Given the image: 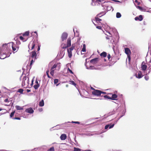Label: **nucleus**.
Here are the masks:
<instances>
[{
	"label": "nucleus",
	"mask_w": 151,
	"mask_h": 151,
	"mask_svg": "<svg viewBox=\"0 0 151 151\" xmlns=\"http://www.w3.org/2000/svg\"><path fill=\"white\" fill-rule=\"evenodd\" d=\"M115 2H119V3H122V2H120L119 1L117 0H116L115 1Z\"/></svg>",
	"instance_id": "nucleus-60"
},
{
	"label": "nucleus",
	"mask_w": 151,
	"mask_h": 151,
	"mask_svg": "<svg viewBox=\"0 0 151 151\" xmlns=\"http://www.w3.org/2000/svg\"><path fill=\"white\" fill-rule=\"evenodd\" d=\"M49 150L50 151H54V147H50V149H49Z\"/></svg>",
	"instance_id": "nucleus-46"
},
{
	"label": "nucleus",
	"mask_w": 151,
	"mask_h": 151,
	"mask_svg": "<svg viewBox=\"0 0 151 151\" xmlns=\"http://www.w3.org/2000/svg\"><path fill=\"white\" fill-rule=\"evenodd\" d=\"M95 19L96 22H99L102 20L101 19L97 17H95Z\"/></svg>",
	"instance_id": "nucleus-38"
},
{
	"label": "nucleus",
	"mask_w": 151,
	"mask_h": 151,
	"mask_svg": "<svg viewBox=\"0 0 151 151\" xmlns=\"http://www.w3.org/2000/svg\"><path fill=\"white\" fill-rule=\"evenodd\" d=\"M68 56L69 58H70L72 56V53H68Z\"/></svg>",
	"instance_id": "nucleus-50"
},
{
	"label": "nucleus",
	"mask_w": 151,
	"mask_h": 151,
	"mask_svg": "<svg viewBox=\"0 0 151 151\" xmlns=\"http://www.w3.org/2000/svg\"><path fill=\"white\" fill-rule=\"evenodd\" d=\"M108 3L106 5V6L104 5L103 7L104 9L106 8V10H107V11H110L112 8V7L111 6H108Z\"/></svg>",
	"instance_id": "nucleus-18"
},
{
	"label": "nucleus",
	"mask_w": 151,
	"mask_h": 151,
	"mask_svg": "<svg viewBox=\"0 0 151 151\" xmlns=\"http://www.w3.org/2000/svg\"><path fill=\"white\" fill-rule=\"evenodd\" d=\"M148 74V73H146V74H145V76L144 77V78L145 79L146 81L148 80L149 78V77L148 76H147V75Z\"/></svg>",
	"instance_id": "nucleus-34"
},
{
	"label": "nucleus",
	"mask_w": 151,
	"mask_h": 151,
	"mask_svg": "<svg viewBox=\"0 0 151 151\" xmlns=\"http://www.w3.org/2000/svg\"><path fill=\"white\" fill-rule=\"evenodd\" d=\"M136 77L139 79H140L142 78L143 76V75L142 73V72L141 71H139L137 73L135 74Z\"/></svg>",
	"instance_id": "nucleus-8"
},
{
	"label": "nucleus",
	"mask_w": 151,
	"mask_h": 151,
	"mask_svg": "<svg viewBox=\"0 0 151 151\" xmlns=\"http://www.w3.org/2000/svg\"><path fill=\"white\" fill-rule=\"evenodd\" d=\"M11 43H12V50L14 51H15L16 50V48H18V47L17 46L16 47L15 45L13 42H11L10 43V44Z\"/></svg>",
	"instance_id": "nucleus-21"
},
{
	"label": "nucleus",
	"mask_w": 151,
	"mask_h": 151,
	"mask_svg": "<svg viewBox=\"0 0 151 151\" xmlns=\"http://www.w3.org/2000/svg\"><path fill=\"white\" fill-rule=\"evenodd\" d=\"M40 45H38V48H37V51H39L40 50Z\"/></svg>",
	"instance_id": "nucleus-54"
},
{
	"label": "nucleus",
	"mask_w": 151,
	"mask_h": 151,
	"mask_svg": "<svg viewBox=\"0 0 151 151\" xmlns=\"http://www.w3.org/2000/svg\"><path fill=\"white\" fill-rule=\"evenodd\" d=\"M67 137L66 135L65 134H62L60 136V139L62 140H65L67 138Z\"/></svg>",
	"instance_id": "nucleus-20"
},
{
	"label": "nucleus",
	"mask_w": 151,
	"mask_h": 151,
	"mask_svg": "<svg viewBox=\"0 0 151 151\" xmlns=\"http://www.w3.org/2000/svg\"><path fill=\"white\" fill-rule=\"evenodd\" d=\"M29 84V78L26 76L23 77L22 83V87L27 88Z\"/></svg>",
	"instance_id": "nucleus-2"
},
{
	"label": "nucleus",
	"mask_w": 151,
	"mask_h": 151,
	"mask_svg": "<svg viewBox=\"0 0 151 151\" xmlns=\"http://www.w3.org/2000/svg\"><path fill=\"white\" fill-rule=\"evenodd\" d=\"M69 83L74 85L75 86H76V84L73 81L71 80V81H69Z\"/></svg>",
	"instance_id": "nucleus-33"
},
{
	"label": "nucleus",
	"mask_w": 151,
	"mask_h": 151,
	"mask_svg": "<svg viewBox=\"0 0 151 151\" xmlns=\"http://www.w3.org/2000/svg\"><path fill=\"white\" fill-rule=\"evenodd\" d=\"M68 70L69 72L71 74H73V72L72 70H71L69 68H68Z\"/></svg>",
	"instance_id": "nucleus-53"
},
{
	"label": "nucleus",
	"mask_w": 151,
	"mask_h": 151,
	"mask_svg": "<svg viewBox=\"0 0 151 151\" xmlns=\"http://www.w3.org/2000/svg\"><path fill=\"white\" fill-rule=\"evenodd\" d=\"M67 52L68 53H72V50L69 49H67Z\"/></svg>",
	"instance_id": "nucleus-57"
},
{
	"label": "nucleus",
	"mask_w": 151,
	"mask_h": 151,
	"mask_svg": "<svg viewBox=\"0 0 151 151\" xmlns=\"http://www.w3.org/2000/svg\"><path fill=\"white\" fill-rule=\"evenodd\" d=\"M107 58L109 60L111 58V55L110 54H108L107 55Z\"/></svg>",
	"instance_id": "nucleus-58"
},
{
	"label": "nucleus",
	"mask_w": 151,
	"mask_h": 151,
	"mask_svg": "<svg viewBox=\"0 0 151 151\" xmlns=\"http://www.w3.org/2000/svg\"><path fill=\"white\" fill-rule=\"evenodd\" d=\"M73 148L74 151H81V150L79 148L74 147Z\"/></svg>",
	"instance_id": "nucleus-36"
},
{
	"label": "nucleus",
	"mask_w": 151,
	"mask_h": 151,
	"mask_svg": "<svg viewBox=\"0 0 151 151\" xmlns=\"http://www.w3.org/2000/svg\"><path fill=\"white\" fill-rule=\"evenodd\" d=\"M35 83L36 84H39V83H38V82L37 81V80L36 79L35 81Z\"/></svg>",
	"instance_id": "nucleus-62"
},
{
	"label": "nucleus",
	"mask_w": 151,
	"mask_h": 151,
	"mask_svg": "<svg viewBox=\"0 0 151 151\" xmlns=\"http://www.w3.org/2000/svg\"><path fill=\"white\" fill-rule=\"evenodd\" d=\"M103 97L105 99H107L112 100H116V99L117 97V96L116 94H114L112 95L111 97H110L107 95H104Z\"/></svg>",
	"instance_id": "nucleus-4"
},
{
	"label": "nucleus",
	"mask_w": 151,
	"mask_h": 151,
	"mask_svg": "<svg viewBox=\"0 0 151 151\" xmlns=\"http://www.w3.org/2000/svg\"><path fill=\"white\" fill-rule=\"evenodd\" d=\"M34 60H35V59H34ZM34 61H35V60H34L33 59L32 60L30 61V65H32V64L34 62Z\"/></svg>",
	"instance_id": "nucleus-51"
},
{
	"label": "nucleus",
	"mask_w": 151,
	"mask_h": 151,
	"mask_svg": "<svg viewBox=\"0 0 151 151\" xmlns=\"http://www.w3.org/2000/svg\"><path fill=\"white\" fill-rule=\"evenodd\" d=\"M117 122V121H115L114 124H112L111 123L109 124V129L112 128L114 126L115 124H116Z\"/></svg>",
	"instance_id": "nucleus-28"
},
{
	"label": "nucleus",
	"mask_w": 151,
	"mask_h": 151,
	"mask_svg": "<svg viewBox=\"0 0 151 151\" xmlns=\"http://www.w3.org/2000/svg\"><path fill=\"white\" fill-rule=\"evenodd\" d=\"M86 51V45L85 44H84L83 45V47L82 49L81 52H85Z\"/></svg>",
	"instance_id": "nucleus-30"
},
{
	"label": "nucleus",
	"mask_w": 151,
	"mask_h": 151,
	"mask_svg": "<svg viewBox=\"0 0 151 151\" xmlns=\"http://www.w3.org/2000/svg\"><path fill=\"white\" fill-rule=\"evenodd\" d=\"M74 47H75L74 46H73V45H72L71 47L69 49L72 51L74 48Z\"/></svg>",
	"instance_id": "nucleus-47"
},
{
	"label": "nucleus",
	"mask_w": 151,
	"mask_h": 151,
	"mask_svg": "<svg viewBox=\"0 0 151 151\" xmlns=\"http://www.w3.org/2000/svg\"><path fill=\"white\" fill-rule=\"evenodd\" d=\"M147 70H148V73L149 74L151 71V65L149 66V67L148 68Z\"/></svg>",
	"instance_id": "nucleus-43"
},
{
	"label": "nucleus",
	"mask_w": 151,
	"mask_h": 151,
	"mask_svg": "<svg viewBox=\"0 0 151 151\" xmlns=\"http://www.w3.org/2000/svg\"><path fill=\"white\" fill-rule=\"evenodd\" d=\"M33 80H32V83H31V86H32L33 84Z\"/></svg>",
	"instance_id": "nucleus-63"
},
{
	"label": "nucleus",
	"mask_w": 151,
	"mask_h": 151,
	"mask_svg": "<svg viewBox=\"0 0 151 151\" xmlns=\"http://www.w3.org/2000/svg\"><path fill=\"white\" fill-rule=\"evenodd\" d=\"M54 72V70H51V71L50 72V74L52 76H53Z\"/></svg>",
	"instance_id": "nucleus-40"
},
{
	"label": "nucleus",
	"mask_w": 151,
	"mask_h": 151,
	"mask_svg": "<svg viewBox=\"0 0 151 151\" xmlns=\"http://www.w3.org/2000/svg\"><path fill=\"white\" fill-rule=\"evenodd\" d=\"M29 31H26L23 34V36H28L29 35Z\"/></svg>",
	"instance_id": "nucleus-32"
},
{
	"label": "nucleus",
	"mask_w": 151,
	"mask_h": 151,
	"mask_svg": "<svg viewBox=\"0 0 151 151\" xmlns=\"http://www.w3.org/2000/svg\"><path fill=\"white\" fill-rule=\"evenodd\" d=\"M116 17L117 18H120L121 17V14L119 12H117L116 14Z\"/></svg>",
	"instance_id": "nucleus-31"
},
{
	"label": "nucleus",
	"mask_w": 151,
	"mask_h": 151,
	"mask_svg": "<svg viewBox=\"0 0 151 151\" xmlns=\"http://www.w3.org/2000/svg\"><path fill=\"white\" fill-rule=\"evenodd\" d=\"M84 151H92L91 150H84Z\"/></svg>",
	"instance_id": "nucleus-64"
},
{
	"label": "nucleus",
	"mask_w": 151,
	"mask_h": 151,
	"mask_svg": "<svg viewBox=\"0 0 151 151\" xmlns=\"http://www.w3.org/2000/svg\"><path fill=\"white\" fill-rule=\"evenodd\" d=\"M71 45V40L70 38H68L67 40V46L65 47H63V48H66L68 47H69Z\"/></svg>",
	"instance_id": "nucleus-14"
},
{
	"label": "nucleus",
	"mask_w": 151,
	"mask_h": 151,
	"mask_svg": "<svg viewBox=\"0 0 151 151\" xmlns=\"http://www.w3.org/2000/svg\"><path fill=\"white\" fill-rule=\"evenodd\" d=\"M143 19V17L142 15H139L138 17H136L135 18V20L136 21L139 20V21H141Z\"/></svg>",
	"instance_id": "nucleus-15"
},
{
	"label": "nucleus",
	"mask_w": 151,
	"mask_h": 151,
	"mask_svg": "<svg viewBox=\"0 0 151 151\" xmlns=\"http://www.w3.org/2000/svg\"><path fill=\"white\" fill-rule=\"evenodd\" d=\"M127 58H128V60L129 62L131 60L130 55H127Z\"/></svg>",
	"instance_id": "nucleus-48"
},
{
	"label": "nucleus",
	"mask_w": 151,
	"mask_h": 151,
	"mask_svg": "<svg viewBox=\"0 0 151 151\" xmlns=\"http://www.w3.org/2000/svg\"><path fill=\"white\" fill-rule=\"evenodd\" d=\"M99 60V58H96L91 59L90 61V63H96Z\"/></svg>",
	"instance_id": "nucleus-19"
},
{
	"label": "nucleus",
	"mask_w": 151,
	"mask_h": 151,
	"mask_svg": "<svg viewBox=\"0 0 151 151\" xmlns=\"http://www.w3.org/2000/svg\"><path fill=\"white\" fill-rule=\"evenodd\" d=\"M68 123H71V122H65L64 123L62 124H61L59 125L58 124L56 126V127H58V129H62L63 127H68V126H65V125L66 124ZM71 123H75V124H80V122H74V121H72L71 122Z\"/></svg>",
	"instance_id": "nucleus-3"
},
{
	"label": "nucleus",
	"mask_w": 151,
	"mask_h": 151,
	"mask_svg": "<svg viewBox=\"0 0 151 151\" xmlns=\"http://www.w3.org/2000/svg\"><path fill=\"white\" fill-rule=\"evenodd\" d=\"M40 86V84H36L34 85V87L35 90L38 88Z\"/></svg>",
	"instance_id": "nucleus-35"
},
{
	"label": "nucleus",
	"mask_w": 151,
	"mask_h": 151,
	"mask_svg": "<svg viewBox=\"0 0 151 151\" xmlns=\"http://www.w3.org/2000/svg\"><path fill=\"white\" fill-rule=\"evenodd\" d=\"M15 107L17 110H22L23 109L22 107H20V106L17 105L15 106Z\"/></svg>",
	"instance_id": "nucleus-29"
},
{
	"label": "nucleus",
	"mask_w": 151,
	"mask_h": 151,
	"mask_svg": "<svg viewBox=\"0 0 151 151\" xmlns=\"http://www.w3.org/2000/svg\"><path fill=\"white\" fill-rule=\"evenodd\" d=\"M100 55L101 57H103L104 58H105L107 56V53L105 52H103L100 54Z\"/></svg>",
	"instance_id": "nucleus-24"
},
{
	"label": "nucleus",
	"mask_w": 151,
	"mask_h": 151,
	"mask_svg": "<svg viewBox=\"0 0 151 151\" xmlns=\"http://www.w3.org/2000/svg\"><path fill=\"white\" fill-rule=\"evenodd\" d=\"M19 38L21 40H23L24 39V37L22 36H20L19 37Z\"/></svg>",
	"instance_id": "nucleus-56"
},
{
	"label": "nucleus",
	"mask_w": 151,
	"mask_h": 151,
	"mask_svg": "<svg viewBox=\"0 0 151 151\" xmlns=\"http://www.w3.org/2000/svg\"><path fill=\"white\" fill-rule=\"evenodd\" d=\"M23 91L24 90L22 89H18V90L17 91V92L20 93L21 94H22Z\"/></svg>",
	"instance_id": "nucleus-39"
},
{
	"label": "nucleus",
	"mask_w": 151,
	"mask_h": 151,
	"mask_svg": "<svg viewBox=\"0 0 151 151\" xmlns=\"http://www.w3.org/2000/svg\"><path fill=\"white\" fill-rule=\"evenodd\" d=\"M7 56L6 54L5 53H0V58L1 59H4L8 57Z\"/></svg>",
	"instance_id": "nucleus-13"
},
{
	"label": "nucleus",
	"mask_w": 151,
	"mask_h": 151,
	"mask_svg": "<svg viewBox=\"0 0 151 151\" xmlns=\"http://www.w3.org/2000/svg\"><path fill=\"white\" fill-rule=\"evenodd\" d=\"M26 111L30 114H32L34 112V110L32 108H29L26 110Z\"/></svg>",
	"instance_id": "nucleus-17"
},
{
	"label": "nucleus",
	"mask_w": 151,
	"mask_h": 151,
	"mask_svg": "<svg viewBox=\"0 0 151 151\" xmlns=\"http://www.w3.org/2000/svg\"><path fill=\"white\" fill-rule=\"evenodd\" d=\"M96 2H100L103 3V4H102V7H104V5L106 6V5L108 3L107 2L104 1V0H96Z\"/></svg>",
	"instance_id": "nucleus-11"
},
{
	"label": "nucleus",
	"mask_w": 151,
	"mask_h": 151,
	"mask_svg": "<svg viewBox=\"0 0 151 151\" xmlns=\"http://www.w3.org/2000/svg\"><path fill=\"white\" fill-rule=\"evenodd\" d=\"M31 57L33 58H35V60L36 59L37 54L35 51H33L31 52Z\"/></svg>",
	"instance_id": "nucleus-16"
},
{
	"label": "nucleus",
	"mask_w": 151,
	"mask_h": 151,
	"mask_svg": "<svg viewBox=\"0 0 151 151\" xmlns=\"http://www.w3.org/2000/svg\"><path fill=\"white\" fill-rule=\"evenodd\" d=\"M46 73L47 75V77L48 78H51L50 76H49V70H47L46 71Z\"/></svg>",
	"instance_id": "nucleus-44"
},
{
	"label": "nucleus",
	"mask_w": 151,
	"mask_h": 151,
	"mask_svg": "<svg viewBox=\"0 0 151 151\" xmlns=\"http://www.w3.org/2000/svg\"><path fill=\"white\" fill-rule=\"evenodd\" d=\"M39 105L40 106L42 107L44 106V100L43 99H42L41 101H40L39 103Z\"/></svg>",
	"instance_id": "nucleus-25"
},
{
	"label": "nucleus",
	"mask_w": 151,
	"mask_h": 151,
	"mask_svg": "<svg viewBox=\"0 0 151 151\" xmlns=\"http://www.w3.org/2000/svg\"><path fill=\"white\" fill-rule=\"evenodd\" d=\"M8 44L5 43L2 45L1 47H0V53H1L7 54L9 53L10 51Z\"/></svg>",
	"instance_id": "nucleus-1"
},
{
	"label": "nucleus",
	"mask_w": 151,
	"mask_h": 151,
	"mask_svg": "<svg viewBox=\"0 0 151 151\" xmlns=\"http://www.w3.org/2000/svg\"><path fill=\"white\" fill-rule=\"evenodd\" d=\"M143 63H145L144 62H143L141 64V70L144 71H145L147 69V66L145 64H143Z\"/></svg>",
	"instance_id": "nucleus-10"
},
{
	"label": "nucleus",
	"mask_w": 151,
	"mask_h": 151,
	"mask_svg": "<svg viewBox=\"0 0 151 151\" xmlns=\"http://www.w3.org/2000/svg\"><path fill=\"white\" fill-rule=\"evenodd\" d=\"M68 35L67 33L65 32H63L61 36L62 40L63 41L65 40L67 38Z\"/></svg>",
	"instance_id": "nucleus-9"
},
{
	"label": "nucleus",
	"mask_w": 151,
	"mask_h": 151,
	"mask_svg": "<svg viewBox=\"0 0 151 151\" xmlns=\"http://www.w3.org/2000/svg\"><path fill=\"white\" fill-rule=\"evenodd\" d=\"M58 82V80L57 79H55L54 80V83L55 84H57Z\"/></svg>",
	"instance_id": "nucleus-42"
},
{
	"label": "nucleus",
	"mask_w": 151,
	"mask_h": 151,
	"mask_svg": "<svg viewBox=\"0 0 151 151\" xmlns=\"http://www.w3.org/2000/svg\"><path fill=\"white\" fill-rule=\"evenodd\" d=\"M75 28H74L73 29V31L74 32V35H75V36H76V37H78L79 36V32H78V31L76 30V33H75Z\"/></svg>",
	"instance_id": "nucleus-26"
},
{
	"label": "nucleus",
	"mask_w": 151,
	"mask_h": 151,
	"mask_svg": "<svg viewBox=\"0 0 151 151\" xmlns=\"http://www.w3.org/2000/svg\"><path fill=\"white\" fill-rule=\"evenodd\" d=\"M61 63H58L56 64H54L53 65L51 69V70H53L57 66H60V65Z\"/></svg>",
	"instance_id": "nucleus-22"
},
{
	"label": "nucleus",
	"mask_w": 151,
	"mask_h": 151,
	"mask_svg": "<svg viewBox=\"0 0 151 151\" xmlns=\"http://www.w3.org/2000/svg\"><path fill=\"white\" fill-rule=\"evenodd\" d=\"M109 124H108L106 125L105 127V129H107L108 128H109Z\"/></svg>",
	"instance_id": "nucleus-49"
},
{
	"label": "nucleus",
	"mask_w": 151,
	"mask_h": 151,
	"mask_svg": "<svg viewBox=\"0 0 151 151\" xmlns=\"http://www.w3.org/2000/svg\"><path fill=\"white\" fill-rule=\"evenodd\" d=\"M96 28L99 29H101L102 28L100 26H97L96 27Z\"/></svg>",
	"instance_id": "nucleus-55"
},
{
	"label": "nucleus",
	"mask_w": 151,
	"mask_h": 151,
	"mask_svg": "<svg viewBox=\"0 0 151 151\" xmlns=\"http://www.w3.org/2000/svg\"><path fill=\"white\" fill-rule=\"evenodd\" d=\"M120 110V109L118 107L114 109L112 111L110 112L108 114V116H110L118 112Z\"/></svg>",
	"instance_id": "nucleus-6"
},
{
	"label": "nucleus",
	"mask_w": 151,
	"mask_h": 151,
	"mask_svg": "<svg viewBox=\"0 0 151 151\" xmlns=\"http://www.w3.org/2000/svg\"><path fill=\"white\" fill-rule=\"evenodd\" d=\"M12 119H17V120H20V118L18 117H14V118H12Z\"/></svg>",
	"instance_id": "nucleus-52"
},
{
	"label": "nucleus",
	"mask_w": 151,
	"mask_h": 151,
	"mask_svg": "<svg viewBox=\"0 0 151 151\" xmlns=\"http://www.w3.org/2000/svg\"><path fill=\"white\" fill-rule=\"evenodd\" d=\"M8 101L9 102V101H8V99H6L4 100V102H7Z\"/></svg>",
	"instance_id": "nucleus-59"
},
{
	"label": "nucleus",
	"mask_w": 151,
	"mask_h": 151,
	"mask_svg": "<svg viewBox=\"0 0 151 151\" xmlns=\"http://www.w3.org/2000/svg\"><path fill=\"white\" fill-rule=\"evenodd\" d=\"M15 112V111H14L11 113L10 115V116L11 118L12 117L14 116Z\"/></svg>",
	"instance_id": "nucleus-41"
},
{
	"label": "nucleus",
	"mask_w": 151,
	"mask_h": 151,
	"mask_svg": "<svg viewBox=\"0 0 151 151\" xmlns=\"http://www.w3.org/2000/svg\"><path fill=\"white\" fill-rule=\"evenodd\" d=\"M27 92L28 93L31 91V90L30 89H27Z\"/></svg>",
	"instance_id": "nucleus-61"
},
{
	"label": "nucleus",
	"mask_w": 151,
	"mask_h": 151,
	"mask_svg": "<svg viewBox=\"0 0 151 151\" xmlns=\"http://www.w3.org/2000/svg\"><path fill=\"white\" fill-rule=\"evenodd\" d=\"M106 13V12H100V13L98 14L97 15V16L99 17H101L102 16L105 15Z\"/></svg>",
	"instance_id": "nucleus-23"
},
{
	"label": "nucleus",
	"mask_w": 151,
	"mask_h": 151,
	"mask_svg": "<svg viewBox=\"0 0 151 151\" xmlns=\"http://www.w3.org/2000/svg\"><path fill=\"white\" fill-rule=\"evenodd\" d=\"M125 111H123L122 113V115L120 116V117L118 119V120H119L120 118L122 117L123 116H124L125 114Z\"/></svg>",
	"instance_id": "nucleus-37"
},
{
	"label": "nucleus",
	"mask_w": 151,
	"mask_h": 151,
	"mask_svg": "<svg viewBox=\"0 0 151 151\" xmlns=\"http://www.w3.org/2000/svg\"><path fill=\"white\" fill-rule=\"evenodd\" d=\"M125 52L127 55H130L131 52L130 50L128 48H125Z\"/></svg>",
	"instance_id": "nucleus-12"
},
{
	"label": "nucleus",
	"mask_w": 151,
	"mask_h": 151,
	"mask_svg": "<svg viewBox=\"0 0 151 151\" xmlns=\"http://www.w3.org/2000/svg\"><path fill=\"white\" fill-rule=\"evenodd\" d=\"M36 42L37 43V41H36V42H35V40L33 41L32 42H29L28 45V47L29 49V47H30V45H31V48L30 49V50H32L34 48L36 45Z\"/></svg>",
	"instance_id": "nucleus-7"
},
{
	"label": "nucleus",
	"mask_w": 151,
	"mask_h": 151,
	"mask_svg": "<svg viewBox=\"0 0 151 151\" xmlns=\"http://www.w3.org/2000/svg\"><path fill=\"white\" fill-rule=\"evenodd\" d=\"M137 9H138L139 10H140V11H144L145 12L146 10V9H144L142 7L139 6H137Z\"/></svg>",
	"instance_id": "nucleus-27"
},
{
	"label": "nucleus",
	"mask_w": 151,
	"mask_h": 151,
	"mask_svg": "<svg viewBox=\"0 0 151 151\" xmlns=\"http://www.w3.org/2000/svg\"><path fill=\"white\" fill-rule=\"evenodd\" d=\"M101 91L99 90L96 89L94 91H93L92 92V93L93 95L97 96H102L101 95Z\"/></svg>",
	"instance_id": "nucleus-5"
},
{
	"label": "nucleus",
	"mask_w": 151,
	"mask_h": 151,
	"mask_svg": "<svg viewBox=\"0 0 151 151\" xmlns=\"http://www.w3.org/2000/svg\"><path fill=\"white\" fill-rule=\"evenodd\" d=\"M93 67H94L92 66V65L90 66L89 67V68H88L87 66H86V69H93V68H92Z\"/></svg>",
	"instance_id": "nucleus-45"
}]
</instances>
